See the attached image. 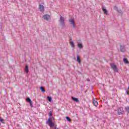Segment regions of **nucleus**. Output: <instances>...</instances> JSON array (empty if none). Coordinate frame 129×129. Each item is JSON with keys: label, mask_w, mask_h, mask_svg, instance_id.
<instances>
[{"label": "nucleus", "mask_w": 129, "mask_h": 129, "mask_svg": "<svg viewBox=\"0 0 129 129\" xmlns=\"http://www.w3.org/2000/svg\"><path fill=\"white\" fill-rule=\"evenodd\" d=\"M52 111H50L49 112V117L48 118V120L47 121V122L48 124V125L50 127H53L54 125H55V124L52 122V119H51V116H52Z\"/></svg>", "instance_id": "nucleus-1"}, {"label": "nucleus", "mask_w": 129, "mask_h": 129, "mask_svg": "<svg viewBox=\"0 0 129 129\" xmlns=\"http://www.w3.org/2000/svg\"><path fill=\"white\" fill-rule=\"evenodd\" d=\"M60 26H61L62 29H64L65 27V18L62 17V16L60 15V18L58 20Z\"/></svg>", "instance_id": "nucleus-2"}, {"label": "nucleus", "mask_w": 129, "mask_h": 129, "mask_svg": "<svg viewBox=\"0 0 129 129\" xmlns=\"http://www.w3.org/2000/svg\"><path fill=\"white\" fill-rule=\"evenodd\" d=\"M111 67L112 68V69H113V70H114V72H117V67L116 66V65H115V64L114 63H111Z\"/></svg>", "instance_id": "nucleus-3"}, {"label": "nucleus", "mask_w": 129, "mask_h": 129, "mask_svg": "<svg viewBox=\"0 0 129 129\" xmlns=\"http://www.w3.org/2000/svg\"><path fill=\"white\" fill-rule=\"evenodd\" d=\"M78 47L79 49H82L83 48V45L82 44V41L81 40L78 41Z\"/></svg>", "instance_id": "nucleus-4"}, {"label": "nucleus", "mask_w": 129, "mask_h": 129, "mask_svg": "<svg viewBox=\"0 0 129 129\" xmlns=\"http://www.w3.org/2000/svg\"><path fill=\"white\" fill-rule=\"evenodd\" d=\"M117 114L119 115H120L121 114H123V108L120 107L117 110Z\"/></svg>", "instance_id": "nucleus-5"}, {"label": "nucleus", "mask_w": 129, "mask_h": 129, "mask_svg": "<svg viewBox=\"0 0 129 129\" xmlns=\"http://www.w3.org/2000/svg\"><path fill=\"white\" fill-rule=\"evenodd\" d=\"M120 51L122 53L125 51V47H124V45H120Z\"/></svg>", "instance_id": "nucleus-6"}, {"label": "nucleus", "mask_w": 129, "mask_h": 129, "mask_svg": "<svg viewBox=\"0 0 129 129\" xmlns=\"http://www.w3.org/2000/svg\"><path fill=\"white\" fill-rule=\"evenodd\" d=\"M43 19H44V20L46 21H49V19H50V15L48 14L44 15L43 16Z\"/></svg>", "instance_id": "nucleus-7"}, {"label": "nucleus", "mask_w": 129, "mask_h": 129, "mask_svg": "<svg viewBox=\"0 0 129 129\" xmlns=\"http://www.w3.org/2000/svg\"><path fill=\"white\" fill-rule=\"evenodd\" d=\"M39 9L40 12H44V10H45V8L44 7V6L42 5H39Z\"/></svg>", "instance_id": "nucleus-8"}, {"label": "nucleus", "mask_w": 129, "mask_h": 129, "mask_svg": "<svg viewBox=\"0 0 129 129\" xmlns=\"http://www.w3.org/2000/svg\"><path fill=\"white\" fill-rule=\"evenodd\" d=\"M69 22H70V23H71V25H72V26H73V28H75V24H74V20L70 19Z\"/></svg>", "instance_id": "nucleus-9"}, {"label": "nucleus", "mask_w": 129, "mask_h": 129, "mask_svg": "<svg viewBox=\"0 0 129 129\" xmlns=\"http://www.w3.org/2000/svg\"><path fill=\"white\" fill-rule=\"evenodd\" d=\"M102 9L105 15H108V13L107 12V10H106V9H105V7L103 6Z\"/></svg>", "instance_id": "nucleus-10"}, {"label": "nucleus", "mask_w": 129, "mask_h": 129, "mask_svg": "<svg viewBox=\"0 0 129 129\" xmlns=\"http://www.w3.org/2000/svg\"><path fill=\"white\" fill-rule=\"evenodd\" d=\"M72 99L74 101H75V102H79V100L77 98H75L74 97H72Z\"/></svg>", "instance_id": "nucleus-11"}, {"label": "nucleus", "mask_w": 129, "mask_h": 129, "mask_svg": "<svg viewBox=\"0 0 129 129\" xmlns=\"http://www.w3.org/2000/svg\"><path fill=\"white\" fill-rule=\"evenodd\" d=\"M93 104L94 105V106H97L98 105V102L95 100H93Z\"/></svg>", "instance_id": "nucleus-12"}, {"label": "nucleus", "mask_w": 129, "mask_h": 129, "mask_svg": "<svg viewBox=\"0 0 129 129\" xmlns=\"http://www.w3.org/2000/svg\"><path fill=\"white\" fill-rule=\"evenodd\" d=\"M25 71L26 73H29V66L28 65H26L25 69Z\"/></svg>", "instance_id": "nucleus-13"}, {"label": "nucleus", "mask_w": 129, "mask_h": 129, "mask_svg": "<svg viewBox=\"0 0 129 129\" xmlns=\"http://www.w3.org/2000/svg\"><path fill=\"white\" fill-rule=\"evenodd\" d=\"M123 61L124 63H125V64H128V63H129V61L126 58H124L123 59Z\"/></svg>", "instance_id": "nucleus-14"}, {"label": "nucleus", "mask_w": 129, "mask_h": 129, "mask_svg": "<svg viewBox=\"0 0 129 129\" xmlns=\"http://www.w3.org/2000/svg\"><path fill=\"white\" fill-rule=\"evenodd\" d=\"M77 61L78 62V63H79V64H80V63H81V59H80V57H79V55L77 56Z\"/></svg>", "instance_id": "nucleus-15"}, {"label": "nucleus", "mask_w": 129, "mask_h": 129, "mask_svg": "<svg viewBox=\"0 0 129 129\" xmlns=\"http://www.w3.org/2000/svg\"><path fill=\"white\" fill-rule=\"evenodd\" d=\"M70 44L71 45V47H72V48H74V47H75V45L74 44V42L73 41H70Z\"/></svg>", "instance_id": "nucleus-16"}, {"label": "nucleus", "mask_w": 129, "mask_h": 129, "mask_svg": "<svg viewBox=\"0 0 129 129\" xmlns=\"http://www.w3.org/2000/svg\"><path fill=\"white\" fill-rule=\"evenodd\" d=\"M47 100H48L49 102H52V97L49 96H47Z\"/></svg>", "instance_id": "nucleus-17"}, {"label": "nucleus", "mask_w": 129, "mask_h": 129, "mask_svg": "<svg viewBox=\"0 0 129 129\" xmlns=\"http://www.w3.org/2000/svg\"><path fill=\"white\" fill-rule=\"evenodd\" d=\"M26 101L27 102H28V103H30L32 102V100H31V99L30 98L28 97L26 98Z\"/></svg>", "instance_id": "nucleus-18"}, {"label": "nucleus", "mask_w": 129, "mask_h": 129, "mask_svg": "<svg viewBox=\"0 0 129 129\" xmlns=\"http://www.w3.org/2000/svg\"><path fill=\"white\" fill-rule=\"evenodd\" d=\"M40 90H41L42 92H45L46 91L42 86L40 87Z\"/></svg>", "instance_id": "nucleus-19"}, {"label": "nucleus", "mask_w": 129, "mask_h": 129, "mask_svg": "<svg viewBox=\"0 0 129 129\" xmlns=\"http://www.w3.org/2000/svg\"><path fill=\"white\" fill-rule=\"evenodd\" d=\"M66 118L68 121H69L70 122V121H71V119H70V118H69V117L67 116V117H66Z\"/></svg>", "instance_id": "nucleus-20"}, {"label": "nucleus", "mask_w": 129, "mask_h": 129, "mask_svg": "<svg viewBox=\"0 0 129 129\" xmlns=\"http://www.w3.org/2000/svg\"><path fill=\"white\" fill-rule=\"evenodd\" d=\"M29 104L31 106V107H33V102H31L30 103H29Z\"/></svg>", "instance_id": "nucleus-21"}, {"label": "nucleus", "mask_w": 129, "mask_h": 129, "mask_svg": "<svg viewBox=\"0 0 129 129\" xmlns=\"http://www.w3.org/2000/svg\"><path fill=\"white\" fill-rule=\"evenodd\" d=\"M0 121L1 122H3V121H4V119L3 118H2L1 117H0Z\"/></svg>", "instance_id": "nucleus-22"}, {"label": "nucleus", "mask_w": 129, "mask_h": 129, "mask_svg": "<svg viewBox=\"0 0 129 129\" xmlns=\"http://www.w3.org/2000/svg\"><path fill=\"white\" fill-rule=\"evenodd\" d=\"M126 94H127L128 95L129 93H128V91H125Z\"/></svg>", "instance_id": "nucleus-23"}, {"label": "nucleus", "mask_w": 129, "mask_h": 129, "mask_svg": "<svg viewBox=\"0 0 129 129\" xmlns=\"http://www.w3.org/2000/svg\"><path fill=\"white\" fill-rule=\"evenodd\" d=\"M128 89H129V87H128Z\"/></svg>", "instance_id": "nucleus-24"}, {"label": "nucleus", "mask_w": 129, "mask_h": 129, "mask_svg": "<svg viewBox=\"0 0 129 129\" xmlns=\"http://www.w3.org/2000/svg\"><path fill=\"white\" fill-rule=\"evenodd\" d=\"M51 119H53V117H51Z\"/></svg>", "instance_id": "nucleus-25"}]
</instances>
